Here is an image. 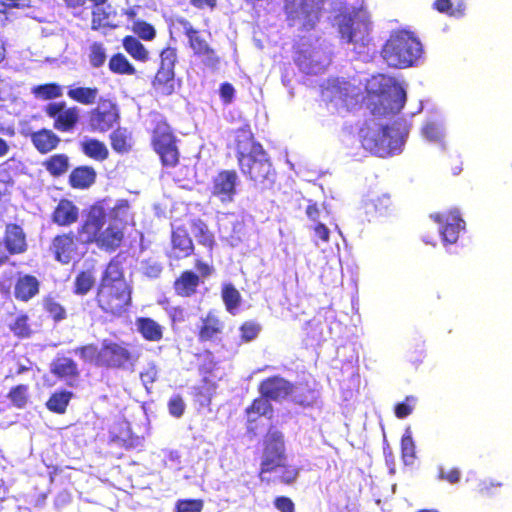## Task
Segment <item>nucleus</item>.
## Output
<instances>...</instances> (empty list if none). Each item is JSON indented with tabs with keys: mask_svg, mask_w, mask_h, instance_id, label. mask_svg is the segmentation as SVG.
<instances>
[{
	"mask_svg": "<svg viewBox=\"0 0 512 512\" xmlns=\"http://www.w3.org/2000/svg\"><path fill=\"white\" fill-rule=\"evenodd\" d=\"M104 198L89 205L76 233L82 245L95 244L98 248L113 252L124 240V229L133 221L131 205L127 199H119L110 207Z\"/></svg>",
	"mask_w": 512,
	"mask_h": 512,
	"instance_id": "f257e3e1",
	"label": "nucleus"
},
{
	"mask_svg": "<svg viewBox=\"0 0 512 512\" xmlns=\"http://www.w3.org/2000/svg\"><path fill=\"white\" fill-rule=\"evenodd\" d=\"M132 291L122 264L112 259L101 274L93 300L103 315L119 319L127 314L132 305Z\"/></svg>",
	"mask_w": 512,
	"mask_h": 512,
	"instance_id": "f03ea898",
	"label": "nucleus"
},
{
	"mask_svg": "<svg viewBox=\"0 0 512 512\" xmlns=\"http://www.w3.org/2000/svg\"><path fill=\"white\" fill-rule=\"evenodd\" d=\"M237 164L244 176L255 184H273L276 171L263 145L255 139L250 124L234 132Z\"/></svg>",
	"mask_w": 512,
	"mask_h": 512,
	"instance_id": "7ed1b4c3",
	"label": "nucleus"
},
{
	"mask_svg": "<svg viewBox=\"0 0 512 512\" xmlns=\"http://www.w3.org/2000/svg\"><path fill=\"white\" fill-rule=\"evenodd\" d=\"M80 359L96 368L105 370L131 371L139 361L140 354L130 348L124 341L103 339L100 346L95 343L81 345L74 349Z\"/></svg>",
	"mask_w": 512,
	"mask_h": 512,
	"instance_id": "20e7f679",
	"label": "nucleus"
},
{
	"mask_svg": "<svg viewBox=\"0 0 512 512\" xmlns=\"http://www.w3.org/2000/svg\"><path fill=\"white\" fill-rule=\"evenodd\" d=\"M362 147L371 154L386 158L401 152L404 140L399 130L376 121L365 122L359 131Z\"/></svg>",
	"mask_w": 512,
	"mask_h": 512,
	"instance_id": "39448f33",
	"label": "nucleus"
},
{
	"mask_svg": "<svg viewBox=\"0 0 512 512\" xmlns=\"http://www.w3.org/2000/svg\"><path fill=\"white\" fill-rule=\"evenodd\" d=\"M422 54L423 48L420 41L405 30L390 35L382 48V57L387 65L399 69L413 66Z\"/></svg>",
	"mask_w": 512,
	"mask_h": 512,
	"instance_id": "423d86ee",
	"label": "nucleus"
},
{
	"mask_svg": "<svg viewBox=\"0 0 512 512\" xmlns=\"http://www.w3.org/2000/svg\"><path fill=\"white\" fill-rule=\"evenodd\" d=\"M178 142L175 131L167 120L159 119L154 122L150 144L163 167L174 168L180 163Z\"/></svg>",
	"mask_w": 512,
	"mask_h": 512,
	"instance_id": "0eeeda50",
	"label": "nucleus"
},
{
	"mask_svg": "<svg viewBox=\"0 0 512 512\" xmlns=\"http://www.w3.org/2000/svg\"><path fill=\"white\" fill-rule=\"evenodd\" d=\"M325 9V0H283L288 26L300 24L303 31L314 30Z\"/></svg>",
	"mask_w": 512,
	"mask_h": 512,
	"instance_id": "6e6552de",
	"label": "nucleus"
},
{
	"mask_svg": "<svg viewBox=\"0 0 512 512\" xmlns=\"http://www.w3.org/2000/svg\"><path fill=\"white\" fill-rule=\"evenodd\" d=\"M285 461L286 447L284 435L278 430L269 429L261 443L258 476L262 479L264 474L278 470Z\"/></svg>",
	"mask_w": 512,
	"mask_h": 512,
	"instance_id": "1a4fd4ad",
	"label": "nucleus"
},
{
	"mask_svg": "<svg viewBox=\"0 0 512 512\" xmlns=\"http://www.w3.org/2000/svg\"><path fill=\"white\" fill-rule=\"evenodd\" d=\"M120 108L112 98H99L95 107L87 113V126L91 132L106 133L119 125Z\"/></svg>",
	"mask_w": 512,
	"mask_h": 512,
	"instance_id": "9d476101",
	"label": "nucleus"
},
{
	"mask_svg": "<svg viewBox=\"0 0 512 512\" xmlns=\"http://www.w3.org/2000/svg\"><path fill=\"white\" fill-rule=\"evenodd\" d=\"M340 38L348 44L366 46L369 44L370 23L357 13H340L336 16Z\"/></svg>",
	"mask_w": 512,
	"mask_h": 512,
	"instance_id": "9b49d317",
	"label": "nucleus"
},
{
	"mask_svg": "<svg viewBox=\"0 0 512 512\" xmlns=\"http://www.w3.org/2000/svg\"><path fill=\"white\" fill-rule=\"evenodd\" d=\"M194 266L198 273L192 270H183L173 282V290L176 296L190 298L198 292L202 279L209 277L214 269L208 263L196 259Z\"/></svg>",
	"mask_w": 512,
	"mask_h": 512,
	"instance_id": "f8f14e48",
	"label": "nucleus"
},
{
	"mask_svg": "<svg viewBox=\"0 0 512 512\" xmlns=\"http://www.w3.org/2000/svg\"><path fill=\"white\" fill-rule=\"evenodd\" d=\"M43 112L53 122V128L62 133L73 132L80 122V109L69 106L65 101H50Z\"/></svg>",
	"mask_w": 512,
	"mask_h": 512,
	"instance_id": "ddd939ff",
	"label": "nucleus"
},
{
	"mask_svg": "<svg viewBox=\"0 0 512 512\" xmlns=\"http://www.w3.org/2000/svg\"><path fill=\"white\" fill-rule=\"evenodd\" d=\"M81 240L72 230L55 235L50 242L49 251L55 261L68 265L81 256Z\"/></svg>",
	"mask_w": 512,
	"mask_h": 512,
	"instance_id": "4468645a",
	"label": "nucleus"
},
{
	"mask_svg": "<svg viewBox=\"0 0 512 512\" xmlns=\"http://www.w3.org/2000/svg\"><path fill=\"white\" fill-rule=\"evenodd\" d=\"M239 183L236 170H219L211 180V196L217 198L222 204L232 203L237 195Z\"/></svg>",
	"mask_w": 512,
	"mask_h": 512,
	"instance_id": "2eb2a0df",
	"label": "nucleus"
},
{
	"mask_svg": "<svg viewBox=\"0 0 512 512\" xmlns=\"http://www.w3.org/2000/svg\"><path fill=\"white\" fill-rule=\"evenodd\" d=\"M430 217L440 225V235L445 244H454L459 238L460 232L465 228V222L456 210L438 212Z\"/></svg>",
	"mask_w": 512,
	"mask_h": 512,
	"instance_id": "dca6fc26",
	"label": "nucleus"
},
{
	"mask_svg": "<svg viewBox=\"0 0 512 512\" xmlns=\"http://www.w3.org/2000/svg\"><path fill=\"white\" fill-rule=\"evenodd\" d=\"M258 391L269 401L277 402L286 399L294 392V384L279 375H274L262 380Z\"/></svg>",
	"mask_w": 512,
	"mask_h": 512,
	"instance_id": "f3484780",
	"label": "nucleus"
},
{
	"mask_svg": "<svg viewBox=\"0 0 512 512\" xmlns=\"http://www.w3.org/2000/svg\"><path fill=\"white\" fill-rule=\"evenodd\" d=\"M79 217V207L72 200L61 198L50 214V221L57 227L66 228L76 224Z\"/></svg>",
	"mask_w": 512,
	"mask_h": 512,
	"instance_id": "a211bd4d",
	"label": "nucleus"
},
{
	"mask_svg": "<svg viewBox=\"0 0 512 512\" xmlns=\"http://www.w3.org/2000/svg\"><path fill=\"white\" fill-rule=\"evenodd\" d=\"M14 312L6 313V326L12 335L17 339H29L31 338L35 330L33 323L27 312L18 310L17 307L13 306Z\"/></svg>",
	"mask_w": 512,
	"mask_h": 512,
	"instance_id": "6ab92c4d",
	"label": "nucleus"
},
{
	"mask_svg": "<svg viewBox=\"0 0 512 512\" xmlns=\"http://www.w3.org/2000/svg\"><path fill=\"white\" fill-rule=\"evenodd\" d=\"M194 250L193 240L184 226L172 229L169 258L174 260L185 259L193 255Z\"/></svg>",
	"mask_w": 512,
	"mask_h": 512,
	"instance_id": "aec40b11",
	"label": "nucleus"
},
{
	"mask_svg": "<svg viewBox=\"0 0 512 512\" xmlns=\"http://www.w3.org/2000/svg\"><path fill=\"white\" fill-rule=\"evenodd\" d=\"M224 330V323L217 313L210 310L201 317L197 330V338L200 343L213 342L220 337Z\"/></svg>",
	"mask_w": 512,
	"mask_h": 512,
	"instance_id": "412c9836",
	"label": "nucleus"
},
{
	"mask_svg": "<svg viewBox=\"0 0 512 512\" xmlns=\"http://www.w3.org/2000/svg\"><path fill=\"white\" fill-rule=\"evenodd\" d=\"M2 243L12 255L23 254L28 249L26 233L23 227L16 223L6 224Z\"/></svg>",
	"mask_w": 512,
	"mask_h": 512,
	"instance_id": "4be33fe9",
	"label": "nucleus"
},
{
	"mask_svg": "<svg viewBox=\"0 0 512 512\" xmlns=\"http://www.w3.org/2000/svg\"><path fill=\"white\" fill-rule=\"evenodd\" d=\"M50 372L70 386L74 385L80 376L78 364L72 358L66 356L54 358L50 364Z\"/></svg>",
	"mask_w": 512,
	"mask_h": 512,
	"instance_id": "5701e85b",
	"label": "nucleus"
},
{
	"mask_svg": "<svg viewBox=\"0 0 512 512\" xmlns=\"http://www.w3.org/2000/svg\"><path fill=\"white\" fill-rule=\"evenodd\" d=\"M40 281L31 274H19L14 283V297L17 301L27 303L40 292Z\"/></svg>",
	"mask_w": 512,
	"mask_h": 512,
	"instance_id": "b1692460",
	"label": "nucleus"
},
{
	"mask_svg": "<svg viewBox=\"0 0 512 512\" xmlns=\"http://www.w3.org/2000/svg\"><path fill=\"white\" fill-rule=\"evenodd\" d=\"M29 139L33 147L40 154H47L55 150L60 142V137L51 129L41 128L29 133Z\"/></svg>",
	"mask_w": 512,
	"mask_h": 512,
	"instance_id": "393cba45",
	"label": "nucleus"
},
{
	"mask_svg": "<svg viewBox=\"0 0 512 512\" xmlns=\"http://www.w3.org/2000/svg\"><path fill=\"white\" fill-rule=\"evenodd\" d=\"M176 23L183 28L184 35L188 40V46L192 50L193 54L199 51H203L204 49L211 46L209 41L202 35V32L194 28L191 22L186 18H177Z\"/></svg>",
	"mask_w": 512,
	"mask_h": 512,
	"instance_id": "a878e982",
	"label": "nucleus"
},
{
	"mask_svg": "<svg viewBox=\"0 0 512 512\" xmlns=\"http://www.w3.org/2000/svg\"><path fill=\"white\" fill-rule=\"evenodd\" d=\"M96 177V170L92 166H77L70 172L68 183L74 189L84 190L95 183Z\"/></svg>",
	"mask_w": 512,
	"mask_h": 512,
	"instance_id": "bb28decb",
	"label": "nucleus"
},
{
	"mask_svg": "<svg viewBox=\"0 0 512 512\" xmlns=\"http://www.w3.org/2000/svg\"><path fill=\"white\" fill-rule=\"evenodd\" d=\"M190 227L198 244L204 246L211 257L216 247L214 233L209 229L207 223L200 218L191 220Z\"/></svg>",
	"mask_w": 512,
	"mask_h": 512,
	"instance_id": "cd10ccee",
	"label": "nucleus"
},
{
	"mask_svg": "<svg viewBox=\"0 0 512 512\" xmlns=\"http://www.w3.org/2000/svg\"><path fill=\"white\" fill-rule=\"evenodd\" d=\"M137 331L142 338L149 342H159L163 339L164 327L150 317H138L135 320Z\"/></svg>",
	"mask_w": 512,
	"mask_h": 512,
	"instance_id": "c85d7f7f",
	"label": "nucleus"
},
{
	"mask_svg": "<svg viewBox=\"0 0 512 512\" xmlns=\"http://www.w3.org/2000/svg\"><path fill=\"white\" fill-rule=\"evenodd\" d=\"M81 152L88 158L103 162L109 158V150L104 142L96 138H86L79 144Z\"/></svg>",
	"mask_w": 512,
	"mask_h": 512,
	"instance_id": "c756f323",
	"label": "nucleus"
},
{
	"mask_svg": "<svg viewBox=\"0 0 512 512\" xmlns=\"http://www.w3.org/2000/svg\"><path fill=\"white\" fill-rule=\"evenodd\" d=\"M394 210L391 197L388 194L376 196L365 203V212L371 217L388 216Z\"/></svg>",
	"mask_w": 512,
	"mask_h": 512,
	"instance_id": "7c9ffc66",
	"label": "nucleus"
},
{
	"mask_svg": "<svg viewBox=\"0 0 512 512\" xmlns=\"http://www.w3.org/2000/svg\"><path fill=\"white\" fill-rule=\"evenodd\" d=\"M245 414L249 423L256 422L262 416L270 419L273 415V406L266 397L260 394L259 397L255 398L251 404L246 407Z\"/></svg>",
	"mask_w": 512,
	"mask_h": 512,
	"instance_id": "2f4dec72",
	"label": "nucleus"
},
{
	"mask_svg": "<svg viewBox=\"0 0 512 512\" xmlns=\"http://www.w3.org/2000/svg\"><path fill=\"white\" fill-rule=\"evenodd\" d=\"M99 89L91 86H70L67 96L70 100L84 106L93 105L98 97Z\"/></svg>",
	"mask_w": 512,
	"mask_h": 512,
	"instance_id": "473e14b6",
	"label": "nucleus"
},
{
	"mask_svg": "<svg viewBox=\"0 0 512 512\" xmlns=\"http://www.w3.org/2000/svg\"><path fill=\"white\" fill-rule=\"evenodd\" d=\"M96 278L93 268L80 270L74 278L72 292L77 296H86L95 286Z\"/></svg>",
	"mask_w": 512,
	"mask_h": 512,
	"instance_id": "72a5a7b5",
	"label": "nucleus"
},
{
	"mask_svg": "<svg viewBox=\"0 0 512 512\" xmlns=\"http://www.w3.org/2000/svg\"><path fill=\"white\" fill-rule=\"evenodd\" d=\"M152 87L159 95H171L175 91V72L157 70L152 80Z\"/></svg>",
	"mask_w": 512,
	"mask_h": 512,
	"instance_id": "f704fd0d",
	"label": "nucleus"
},
{
	"mask_svg": "<svg viewBox=\"0 0 512 512\" xmlns=\"http://www.w3.org/2000/svg\"><path fill=\"white\" fill-rule=\"evenodd\" d=\"M112 149L119 154L128 153L131 148V134L125 127L113 128L109 135Z\"/></svg>",
	"mask_w": 512,
	"mask_h": 512,
	"instance_id": "c9c22d12",
	"label": "nucleus"
},
{
	"mask_svg": "<svg viewBox=\"0 0 512 512\" xmlns=\"http://www.w3.org/2000/svg\"><path fill=\"white\" fill-rule=\"evenodd\" d=\"M221 299L226 311L235 315L241 305L242 296L232 283H224L221 287Z\"/></svg>",
	"mask_w": 512,
	"mask_h": 512,
	"instance_id": "e433bc0d",
	"label": "nucleus"
},
{
	"mask_svg": "<svg viewBox=\"0 0 512 512\" xmlns=\"http://www.w3.org/2000/svg\"><path fill=\"white\" fill-rule=\"evenodd\" d=\"M122 46L134 60L142 63L149 60V51L138 38L127 35L122 39Z\"/></svg>",
	"mask_w": 512,
	"mask_h": 512,
	"instance_id": "4c0bfd02",
	"label": "nucleus"
},
{
	"mask_svg": "<svg viewBox=\"0 0 512 512\" xmlns=\"http://www.w3.org/2000/svg\"><path fill=\"white\" fill-rule=\"evenodd\" d=\"M43 166L51 176L60 177L69 169V157L63 153L54 154L43 161Z\"/></svg>",
	"mask_w": 512,
	"mask_h": 512,
	"instance_id": "58836bf2",
	"label": "nucleus"
},
{
	"mask_svg": "<svg viewBox=\"0 0 512 512\" xmlns=\"http://www.w3.org/2000/svg\"><path fill=\"white\" fill-rule=\"evenodd\" d=\"M43 310L55 322H61L67 318L65 307L53 295H46L42 299Z\"/></svg>",
	"mask_w": 512,
	"mask_h": 512,
	"instance_id": "ea45409f",
	"label": "nucleus"
},
{
	"mask_svg": "<svg viewBox=\"0 0 512 512\" xmlns=\"http://www.w3.org/2000/svg\"><path fill=\"white\" fill-rule=\"evenodd\" d=\"M108 67L112 73L118 75H135L137 72L134 65L120 52L110 57Z\"/></svg>",
	"mask_w": 512,
	"mask_h": 512,
	"instance_id": "a19ab883",
	"label": "nucleus"
},
{
	"mask_svg": "<svg viewBox=\"0 0 512 512\" xmlns=\"http://www.w3.org/2000/svg\"><path fill=\"white\" fill-rule=\"evenodd\" d=\"M73 393L70 391L60 390L51 394L46 402V407L49 411L63 414L65 413Z\"/></svg>",
	"mask_w": 512,
	"mask_h": 512,
	"instance_id": "79ce46f5",
	"label": "nucleus"
},
{
	"mask_svg": "<svg viewBox=\"0 0 512 512\" xmlns=\"http://www.w3.org/2000/svg\"><path fill=\"white\" fill-rule=\"evenodd\" d=\"M31 92L37 99L53 100L63 95V88L56 82H49L34 86Z\"/></svg>",
	"mask_w": 512,
	"mask_h": 512,
	"instance_id": "37998d69",
	"label": "nucleus"
},
{
	"mask_svg": "<svg viewBox=\"0 0 512 512\" xmlns=\"http://www.w3.org/2000/svg\"><path fill=\"white\" fill-rule=\"evenodd\" d=\"M12 161L13 159H8L0 164V200L9 193V189L14 185Z\"/></svg>",
	"mask_w": 512,
	"mask_h": 512,
	"instance_id": "c03bdc74",
	"label": "nucleus"
},
{
	"mask_svg": "<svg viewBox=\"0 0 512 512\" xmlns=\"http://www.w3.org/2000/svg\"><path fill=\"white\" fill-rule=\"evenodd\" d=\"M241 343H250L260 334L262 326L255 320H246L238 328Z\"/></svg>",
	"mask_w": 512,
	"mask_h": 512,
	"instance_id": "a18cd8bd",
	"label": "nucleus"
},
{
	"mask_svg": "<svg viewBox=\"0 0 512 512\" xmlns=\"http://www.w3.org/2000/svg\"><path fill=\"white\" fill-rule=\"evenodd\" d=\"M177 60V49L172 46H167L160 51L159 66L157 70L175 72Z\"/></svg>",
	"mask_w": 512,
	"mask_h": 512,
	"instance_id": "49530a36",
	"label": "nucleus"
},
{
	"mask_svg": "<svg viewBox=\"0 0 512 512\" xmlns=\"http://www.w3.org/2000/svg\"><path fill=\"white\" fill-rule=\"evenodd\" d=\"M28 390L29 387L26 384L16 385L9 390L7 398L10 400L14 407L22 409L28 403Z\"/></svg>",
	"mask_w": 512,
	"mask_h": 512,
	"instance_id": "de8ad7c7",
	"label": "nucleus"
},
{
	"mask_svg": "<svg viewBox=\"0 0 512 512\" xmlns=\"http://www.w3.org/2000/svg\"><path fill=\"white\" fill-rule=\"evenodd\" d=\"M432 7L439 13L446 14L451 17H461L464 15L465 11V5L462 2L453 6L451 0H435Z\"/></svg>",
	"mask_w": 512,
	"mask_h": 512,
	"instance_id": "09e8293b",
	"label": "nucleus"
},
{
	"mask_svg": "<svg viewBox=\"0 0 512 512\" xmlns=\"http://www.w3.org/2000/svg\"><path fill=\"white\" fill-rule=\"evenodd\" d=\"M196 58L201 60V63L211 70H217L220 66L221 59L217 55L216 50L210 46L203 51L193 54Z\"/></svg>",
	"mask_w": 512,
	"mask_h": 512,
	"instance_id": "8fccbe9b",
	"label": "nucleus"
},
{
	"mask_svg": "<svg viewBox=\"0 0 512 512\" xmlns=\"http://www.w3.org/2000/svg\"><path fill=\"white\" fill-rule=\"evenodd\" d=\"M106 50L101 42H93L89 48V63L93 68H100L106 61Z\"/></svg>",
	"mask_w": 512,
	"mask_h": 512,
	"instance_id": "3c124183",
	"label": "nucleus"
},
{
	"mask_svg": "<svg viewBox=\"0 0 512 512\" xmlns=\"http://www.w3.org/2000/svg\"><path fill=\"white\" fill-rule=\"evenodd\" d=\"M139 377L144 387L147 390H149L152 387V385L158 380V365L154 361L149 362L147 366L140 372Z\"/></svg>",
	"mask_w": 512,
	"mask_h": 512,
	"instance_id": "603ef678",
	"label": "nucleus"
},
{
	"mask_svg": "<svg viewBox=\"0 0 512 512\" xmlns=\"http://www.w3.org/2000/svg\"><path fill=\"white\" fill-rule=\"evenodd\" d=\"M132 30L138 38L145 41H152L156 37L154 26L144 20L134 21Z\"/></svg>",
	"mask_w": 512,
	"mask_h": 512,
	"instance_id": "864d4df0",
	"label": "nucleus"
},
{
	"mask_svg": "<svg viewBox=\"0 0 512 512\" xmlns=\"http://www.w3.org/2000/svg\"><path fill=\"white\" fill-rule=\"evenodd\" d=\"M401 456L405 463H411L416 457L415 443L410 432L401 438Z\"/></svg>",
	"mask_w": 512,
	"mask_h": 512,
	"instance_id": "5fc2aeb1",
	"label": "nucleus"
},
{
	"mask_svg": "<svg viewBox=\"0 0 512 512\" xmlns=\"http://www.w3.org/2000/svg\"><path fill=\"white\" fill-rule=\"evenodd\" d=\"M109 13L102 7H97L92 11L91 29L100 30L103 28H114L108 23Z\"/></svg>",
	"mask_w": 512,
	"mask_h": 512,
	"instance_id": "6e6d98bb",
	"label": "nucleus"
},
{
	"mask_svg": "<svg viewBox=\"0 0 512 512\" xmlns=\"http://www.w3.org/2000/svg\"><path fill=\"white\" fill-rule=\"evenodd\" d=\"M202 499H180L175 504V512H202Z\"/></svg>",
	"mask_w": 512,
	"mask_h": 512,
	"instance_id": "4d7b16f0",
	"label": "nucleus"
},
{
	"mask_svg": "<svg viewBox=\"0 0 512 512\" xmlns=\"http://www.w3.org/2000/svg\"><path fill=\"white\" fill-rule=\"evenodd\" d=\"M416 400V397L410 395L403 402L397 403L394 409L395 416L399 419L409 416L413 412Z\"/></svg>",
	"mask_w": 512,
	"mask_h": 512,
	"instance_id": "13d9d810",
	"label": "nucleus"
},
{
	"mask_svg": "<svg viewBox=\"0 0 512 512\" xmlns=\"http://www.w3.org/2000/svg\"><path fill=\"white\" fill-rule=\"evenodd\" d=\"M279 469H281L279 481L285 485L293 484L299 476V469L297 467L287 465L285 462H283V466L279 467Z\"/></svg>",
	"mask_w": 512,
	"mask_h": 512,
	"instance_id": "bf43d9fd",
	"label": "nucleus"
},
{
	"mask_svg": "<svg viewBox=\"0 0 512 512\" xmlns=\"http://www.w3.org/2000/svg\"><path fill=\"white\" fill-rule=\"evenodd\" d=\"M389 81L392 82V89H393L394 102H395V105L392 106V108L400 110L404 107L405 102H406V91L395 80L389 79Z\"/></svg>",
	"mask_w": 512,
	"mask_h": 512,
	"instance_id": "052dcab7",
	"label": "nucleus"
},
{
	"mask_svg": "<svg viewBox=\"0 0 512 512\" xmlns=\"http://www.w3.org/2000/svg\"><path fill=\"white\" fill-rule=\"evenodd\" d=\"M293 51L295 54L294 60L300 66L307 62V60L311 59L313 56V49L311 48H303V44L297 43L293 46Z\"/></svg>",
	"mask_w": 512,
	"mask_h": 512,
	"instance_id": "680f3d73",
	"label": "nucleus"
},
{
	"mask_svg": "<svg viewBox=\"0 0 512 512\" xmlns=\"http://www.w3.org/2000/svg\"><path fill=\"white\" fill-rule=\"evenodd\" d=\"M169 413L174 417H181L185 411V404L182 396L174 395L168 401Z\"/></svg>",
	"mask_w": 512,
	"mask_h": 512,
	"instance_id": "e2e57ef3",
	"label": "nucleus"
},
{
	"mask_svg": "<svg viewBox=\"0 0 512 512\" xmlns=\"http://www.w3.org/2000/svg\"><path fill=\"white\" fill-rule=\"evenodd\" d=\"M219 95L223 104L229 105L235 97V88L229 82H223L219 87Z\"/></svg>",
	"mask_w": 512,
	"mask_h": 512,
	"instance_id": "0e129e2a",
	"label": "nucleus"
},
{
	"mask_svg": "<svg viewBox=\"0 0 512 512\" xmlns=\"http://www.w3.org/2000/svg\"><path fill=\"white\" fill-rule=\"evenodd\" d=\"M438 477L441 480H445L450 484H456L461 479V471L453 467L451 469L445 470L444 468H440L438 472Z\"/></svg>",
	"mask_w": 512,
	"mask_h": 512,
	"instance_id": "69168bd1",
	"label": "nucleus"
},
{
	"mask_svg": "<svg viewBox=\"0 0 512 512\" xmlns=\"http://www.w3.org/2000/svg\"><path fill=\"white\" fill-rule=\"evenodd\" d=\"M274 507L279 512H295V504L287 496H277L273 500Z\"/></svg>",
	"mask_w": 512,
	"mask_h": 512,
	"instance_id": "338daca9",
	"label": "nucleus"
},
{
	"mask_svg": "<svg viewBox=\"0 0 512 512\" xmlns=\"http://www.w3.org/2000/svg\"><path fill=\"white\" fill-rule=\"evenodd\" d=\"M317 400L316 391L312 388L307 389V393L299 395L294 399V402L302 407H311Z\"/></svg>",
	"mask_w": 512,
	"mask_h": 512,
	"instance_id": "774afa93",
	"label": "nucleus"
}]
</instances>
